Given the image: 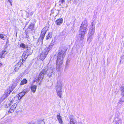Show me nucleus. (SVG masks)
Listing matches in <instances>:
<instances>
[{"mask_svg":"<svg viewBox=\"0 0 124 124\" xmlns=\"http://www.w3.org/2000/svg\"><path fill=\"white\" fill-rule=\"evenodd\" d=\"M66 54L65 51L63 50L59 52L58 54L57 60L56 68L57 70L59 71L62 67L63 60Z\"/></svg>","mask_w":124,"mask_h":124,"instance_id":"obj_1","label":"nucleus"},{"mask_svg":"<svg viewBox=\"0 0 124 124\" xmlns=\"http://www.w3.org/2000/svg\"><path fill=\"white\" fill-rule=\"evenodd\" d=\"M53 70V68L52 67H49L47 69H45L42 70L40 73L38 77V80L41 81H42L44 77V75L46 74L48 76L51 77L52 75Z\"/></svg>","mask_w":124,"mask_h":124,"instance_id":"obj_2","label":"nucleus"},{"mask_svg":"<svg viewBox=\"0 0 124 124\" xmlns=\"http://www.w3.org/2000/svg\"><path fill=\"white\" fill-rule=\"evenodd\" d=\"M88 26L87 20H85L83 22L80 28L79 32V35H81V39H83L86 33Z\"/></svg>","mask_w":124,"mask_h":124,"instance_id":"obj_3","label":"nucleus"},{"mask_svg":"<svg viewBox=\"0 0 124 124\" xmlns=\"http://www.w3.org/2000/svg\"><path fill=\"white\" fill-rule=\"evenodd\" d=\"M63 85L62 79L60 78H58L57 85L56 87V90L57 95L60 98H61L62 93Z\"/></svg>","mask_w":124,"mask_h":124,"instance_id":"obj_4","label":"nucleus"},{"mask_svg":"<svg viewBox=\"0 0 124 124\" xmlns=\"http://www.w3.org/2000/svg\"><path fill=\"white\" fill-rule=\"evenodd\" d=\"M14 87L13 86H11L8 88V89L5 91L4 95L2 97V100H4L6 98L9 94L12 91Z\"/></svg>","mask_w":124,"mask_h":124,"instance_id":"obj_5","label":"nucleus"},{"mask_svg":"<svg viewBox=\"0 0 124 124\" xmlns=\"http://www.w3.org/2000/svg\"><path fill=\"white\" fill-rule=\"evenodd\" d=\"M48 48H45L42 49V52L39 57L40 60L43 61L46 57L48 53Z\"/></svg>","mask_w":124,"mask_h":124,"instance_id":"obj_6","label":"nucleus"},{"mask_svg":"<svg viewBox=\"0 0 124 124\" xmlns=\"http://www.w3.org/2000/svg\"><path fill=\"white\" fill-rule=\"evenodd\" d=\"M48 30V27H45L42 30L41 33L40 34V39H43L46 33V31Z\"/></svg>","mask_w":124,"mask_h":124,"instance_id":"obj_7","label":"nucleus"},{"mask_svg":"<svg viewBox=\"0 0 124 124\" xmlns=\"http://www.w3.org/2000/svg\"><path fill=\"white\" fill-rule=\"evenodd\" d=\"M26 92V90H24L22 92L17 95L16 96L17 97V98L19 100L21 99L22 97L25 95Z\"/></svg>","mask_w":124,"mask_h":124,"instance_id":"obj_8","label":"nucleus"},{"mask_svg":"<svg viewBox=\"0 0 124 124\" xmlns=\"http://www.w3.org/2000/svg\"><path fill=\"white\" fill-rule=\"evenodd\" d=\"M17 106V104L16 103H14L9 109L8 111V113H10L13 112Z\"/></svg>","mask_w":124,"mask_h":124,"instance_id":"obj_9","label":"nucleus"},{"mask_svg":"<svg viewBox=\"0 0 124 124\" xmlns=\"http://www.w3.org/2000/svg\"><path fill=\"white\" fill-rule=\"evenodd\" d=\"M94 26L93 25L92 27L90 28L88 33L89 35L93 36V34L94 33Z\"/></svg>","mask_w":124,"mask_h":124,"instance_id":"obj_10","label":"nucleus"},{"mask_svg":"<svg viewBox=\"0 0 124 124\" xmlns=\"http://www.w3.org/2000/svg\"><path fill=\"white\" fill-rule=\"evenodd\" d=\"M57 118L60 124H63V121L62 120V117L60 116V113H59L57 114Z\"/></svg>","mask_w":124,"mask_h":124,"instance_id":"obj_11","label":"nucleus"},{"mask_svg":"<svg viewBox=\"0 0 124 124\" xmlns=\"http://www.w3.org/2000/svg\"><path fill=\"white\" fill-rule=\"evenodd\" d=\"M23 63L20 62H19L15 66V70L16 71H17L18 70L20 69L21 65L23 64Z\"/></svg>","mask_w":124,"mask_h":124,"instance_id":"obj_12","label":"nucleus"},{"mask_svg":"<svg viewBox=\"0 0 124 124\" xmlns=\"http://www.w3.org/2000/svg\"><path fill=\"white\" fill-rule=\"evenodd\" d=\"M18 100H19L17 98V97L15 96L11 100H10L9 101L11 103H16V104H17L16 101H17Z\"/></svg>","mask_w":124,"mask_h":124,"instance_id":"obj_13","label":"nucleus"},{"mask_svg":"<svg viewBox=\"0 0 124 124\" xmlns=\"http://www.w3.org/2000/svg\"><path fill=\"white\" fill-rule=\"evenodd\" d=\"M37 86L36 85H32L31 88L32 92L35 93L37 89Z\"/></svg>","mask_w":124,"mask_h":124,"instance_id":"obj_14","label":"nucleus"},{"mask_svg":"<svg viewBox=\"0 0 124 124\" xmlns=\"http://www.w3.org/2000/svg\"><path fill=\"white\" fill-rule=\"evenodd\" d=\"M63 19L62 18L58 19L55 21L56 24L58 25H60L63 22Z\"/></svg>","mask_w":124,"mask_h":124,"instance_id":"obj_15","label":"nucleus"},{"mask_svg":"<svg viewBox=\"0 0 124 124\" xmlns=\"http://www.w3.org/2000/svg\"><path fill=\"white\" fill-rule=\"evenodd\" d=\"M28 56V54H27L26 52H24L22 56V61L24 60H25L27 57Z\"/></svg>","mask_w":124,"mask_h":124,"instance_id":"obj_16","label":"nucleus"},{"mask_svg":"<svg viewBox=\"0 0 124 124\" xmlns=\"http://www.w3.org/2000/svg\"><path fill=\"white\" fill-rule=\"evenodd\" d=\"M7 52L6 51H3L0 52V55H1V58L4 57L5 55L7 54Z\"/></svg>","mask_w":124,"mask_h":124,"instance_id":"obj_17","label":"nucleus"},{"mask_svg":"<svg viewBox=\"0 0 124 124\" xmlns=\"http://www.w3.org/2000/svg\"><path fill=\"white\" fill-rule=\"evenodd\" d=\"M27 82V80L25 79H24L21 81L20 83V85H23L26 84Z\"/></svg>","mask_w":124,"mask_h":124,"instance_id":"obj_18","label":"nucleus"},{"mask_svg":"<svg viewBox=\"0 0 124 124\" xmlns=\"http://www.w3.org/2000/svg\"><path fill=\"white\" fill-rule=\"evenodd\" d=\"M52 33L51 32L49 33L47 36L46 37V39L48 40L52 38Z\"/></svg>","mask_w":124,"mask_h":124,"instance_id":"obj_19","label":"nucleus"},{"mask_svg":"<svg viewBox=\"0 0 124 124\" xmlns=\"http://www.w3.org/2000/svg\"><path fill=\"white\" fill-rule=\"evenodd\" d=\"M6 36L3 34H0V38L5 40L6 38Z\"/></svg>","mask_w":124,"mask_h":124,"instance_id":"obj_20","label":"nucleus"},{"mask_svg":"<svg viewBox=\"0 0 124 124\" xmlns=\"http://www.w3.org/2000/svg\"><path fill=\"white\" fill-rule=\"evenodd\" d=\"M93 39V36L89 35V37L87 39V41L89 42V43H90L92 41Z\"/></svg>","mask_w":124,"mask_h":124,"instance_id":"obj_21","label":"nucleus"},{"mask_svg":"<svg viewBox=\"0 0 124 124\" xmlns=\"http://www.w3.org/2000/svg\"><path fill=\"white\" fill-rule=\"evenodd\" d=\"M69 119H70V121L76 120L74 118L73 116L72 115H70V116Z\"/></svg>","mask_w":124,"mask_h":124,"instance_id":"obj_22","label":"nucleus"},{"mask_svg":"<svg viewBox=\"0 0 124 124\" xmlns=\"http://www.w3.org/2000/svg\"><path fill=\"white\" fill-rule=\"evenodd\" d=\"M20 47H22L23 48H25L27 47V46L23 43H22L20 45Z\"/></svg>","mask_w":124,"mask_h":124,"instance_id":"obj_23","label":"nucleus"},{"mask_svg":"<svg viewBox=\"0 0 124 124\" xmlns=\"http://www.w3.org/2000/svg\"><path fill=\"white\" fill-rule=\"evenodd\" d=\"M121 94L123 96H124V86L122 87L121 88Z\"/></svg>","mask_w":124,"mask_h":124,"instance_id":"obj_24","label":"nucleus"},{"mask_svg":"<svg viewBox=\"0 0 124 124\" xmlns=\"http://www.w3.org/2000/svg\"><path fill=\"white\" fill-rule=\"evenodd\" d=\"M76 122V120L70 121V124H75Z\"/></svg>","mask_w":124,"mask_h":124,"instance_id":"obj_25","label":"nucleus"},{"mask_svg":"<svg viewBox=\"0 0 124 124\" xmlns=\"http://www.w3.org/2000/svg\"><path fill=\"white\" fill-rule=\"evenodd\" d=\"M52 45H50L49 47H46V48H47L48 49V52L50 51V50L52 48Z\"/></svg>","mask_w":124,"mask_h":124,"instance_id":"obj_26","label":"nucleus"},{"mask_svg":"<svg viewBox=\"0 0 124 124\" xmlns=\"http://www.w3.org/2000/svg\"><path fill=\"white\" fill-rule=\"evenodd\" d=\"M29 29H32L34 28V27L32 24H31L29 27Z\"/></svg>","mask_w":124,"mask_h":124,"instance_id":"obj_27","label":"nucleus"},{"mask_svg":"<svg viewBox=\"0 0 124 124\" xmlns=\"http://www.w3.org/2000/svg\"><path fill=\"white\" fill-rule=\"evenodd\" d=\"M124 101V100H122V99L121 100H120L119 102V103L120 104H122L123 103Z\"/></svg>","mask_w":124,"mask_h":124,"instance_id":"obj_28","label":"nucleus"},{"mask_svg":"<svg viewBox=\"0 0 124 124\" xmlns=\"http://www.w3.org/2000/svg\"><path fill=\"white\" fill-rule=\"evenodd\" d=\"M13 0H8V1L10 3L11 6H12V2Z\"/></svg>","mask_w":124,"mask_h":124,"instance_id":"obj_29","label":"nucleus"},{"mask_svg":"<svg viewBox=\"0 0 124 124\" xmlns=\"http://www.w3.org/2000/svg\"><path fill=\"white\" fill-rule=\"evenodd\" d=\"M65 0H59V2H61L62 4L63 2H65Z\"/></svg>","mask_w":124,"mask_h":124,"instance_id":"obj_30","label":"nucleus"},{"mask_svg":"<svg viewBox=\"0 0 124 124\" xmlns=\"http://www.w3.org/2000/svg\"><path fill=\"white\" fill-rule=\"evenodd\" d=\"M45 124V122L43 120L41 121V124Z\"/></svg>","mask_w":124,"mask_h":124,"instance_id":"obj_31","label":"nucleus"},{"mask_svg":"<svg viewBox=\"0 0 124 124\" xmlns=\"http://www.w3.org/2000/svg\"><path fill=\"white\" fill-rule=\"evenodd\" d=\"M38 78L36 80V81H37V82H38H38H39V80H38ZM40 81V83H39V85H40V84H41V82L42 81Z\"/></svg>","mask_w":124,"mask_h":124,"instance_id":"obj_32","label":"nucleus"},{"mask_svg":"<svg viewBox=\"0 0 124 124\" xmlns=\"http://www.w3.org/2000/svg\"><path fill=\"white\" fill-rule=\"evenodd\" d=\"M34 13L33 11H32L30 13V14L31 15H32Z\"/></svg>","mask_w":124,"mask_h":124,"instance_id":"obj_33","label":"nucleus"},{"mask_svg":"<svg viewBox=\"0 0 124 124\" xmlns=\"http://www.w3.org/2000/svg\"><path fill=\"white\" fill-rule=\"evenodd\" d=\"M54 44L53 43H51L50 45H52V46H53Z\"/></svg>","mask_w":124,"mask_h":124,"instance_id":"obj_34","label":"nucleus"},{"mask_svg":"<svg viewBox=\"0 0 124 124\" xmlns=\"http://www.w3.org/2000/svg\"><path fill=\"white\" fill-rule=\"evenodd\" d=\"M2 64L0 63V67L2 66Z\"/></svg>","mask_w":124,"mask_h":124,"instance_id":"obj_35","label":"nucleus"},{"mask_svg":"<svg viewBox=\"0 0 124 124\" xmlns=\"http://www.w3.org/2000/svg\"><path fill=\"white\" fill-rule=\"evenodd\" d=\"M82 124V123H80V124Z\"/></svg>","mask_w":124,"mask_h":124,"instance_id":"obj_36","label":"nucleus"}]
</instances>
